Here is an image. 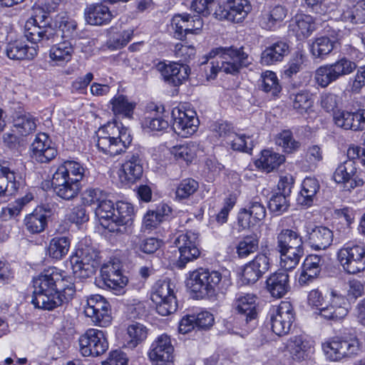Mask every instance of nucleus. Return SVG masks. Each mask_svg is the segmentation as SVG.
Returning <instances> with one entry per match:
<instances>
[{
  "label": "nucleus",
  "instance_id": "1",
  "mask_svg": "<svg viewBox=\"0 0 365 365\" xmlns=\"http://www.w3.org/2000/svg\"><path fill=\"white\" fill-rule=\"evenodd\" d=\"M33 287L31 303L45 310H53L68 303L76 293L74 284L56 267L44 270L34 277Z\"/></svg>",
  "mask_w": 365,
  "mask_h": 365
},
{
  "label": "nucleus",
  "instance_id": "2",
  "mask_svg": "<svg viewBox=\"0 0 365 365\" xmlns=\"http://www.w3.org/2000/svg\"><path fill=\"white\" fill-rule=\"evenodd\" d=\"M36 14L26 22L24 26V36L33 43H40L42 45H49L57 41L59 38V32L62 37L70 38L75 36L77 23L75 20L62 17L59 23V30H56L51 25V19L45 12Z\"/></svg>",
  "mask_w": 365,
  "mask_h": 365
},
{
  "label": "nucleus",
  "instance_id": "3",
  "mask_svg": "<svg viewBox=\"0 0 365 365\" xmlns=\"http://www.w3.org/2000/svg\"><path fill=\"white\" fill-rule=\"evenodd\" d=\"M250 63L248 54L243 48L218 47L212 49L208 55L202 57L201 66L207 80L215 79L218 72L227 74L237 73L242 67Z\"/></svg>",
  "mask_w": 365,
  "mask_h": 365
},
{
  "label": "nucleus",
  "instance_id": "4",
  "mask_svg": "<svg viewBox=\"0 0 365 365\" xmlns=\"http://www.w3.org/2000/svg\"><path fill=\"white\" fill-rule=\"evenodd\" d=\"M228 285L220 272L204 268L192 272L187 280V287L200 298L216 297L224 293Z\"/></svg>",
  "mask_w": 365,
  "mask_h": 365
},
{
  "label": "nucleus",
  "instance_id": "5",
  "mask_svg": "<svg viewBox=\"0 0 365 365\" xmlns=\"http://www.w3.org/2000/svg\"><path fill=\"white\" fill-rule=\"evenodd\" d=\"M96 136L98 149L110 156L124 152L132 141L126 128L111 122L99 128Z\"/></svg>",
  "mask_w": 365,
  "mask_h": 365
},
{
  "label": "nucleus",
  "instance_id": "6",
  "mask_svg": "<svg viewBox=\"0 0 365 365\" xmlns=\"http://www.w3.org/2000/svg\"><path fill=\"white\" fill-rule=\"evenodd\" d=\"M356 68L355 62L344 57L334 63L319 67L315 71L314 78L319 86L326 88L340 78L349 75Z\"/></svg>",
  "mask_w": 365,
  "mask_h": 365
},
{
  "label": "nucleus",
  "instance_id": "7",
  "mask_svg": "<svg viewBox=\"0 0 365 365\" xmlns=\"http://www.w3.org/2000/svg\"><path fill=\"white\" fill-rule=\"evenodd\" d=\"M173 287L169 280H158L152 288L150 299L155 304L157 312L162 316L170 315L178 309Z\"/></svg>",
  "mask_w": 365,
  "mask_h": 365
},
{
  "label": "nucleus",
  "instance_id": "8",
  "mask_svg": "<svg viewBox=\"0 0 365 365\" xmlns=\"http://www.w3.org/2000/svg\"><path fill=\"white\" fill-rule=\"evenodd\" d=\"M322 349L327 360L339 361L346 357L358 354L361 350V344L356 338L349 340L332 338L323 342Z\"/></svg>",
  "mask_w": 365,
  "mask_h": 365
},
{
  "label": "nucleus",
  "instance_id": "9",
  "mask_svg": "<svg viewBox=\"0 0 365 365\" xmlns=\"http://www.w3.org/2000/svg\"><path fill=\"white\" fill-rule=\"evenodd\" d=\"M98 252L91 247L79 249L76 256L71 259L73 273L76 278L86 279L91 277L98 265Z\"/></svg>",
  "mask_w": 365,
  "mask_h": 365
},
{
  "label": "nucleus",
  "instance_id": "10",
  "mask_svg": "<svg viewBox=\"0 0 365 365\" xmlns=\"http://www.w3.org/2000/svg\"><path fill=\"white\" fill-rule=\"evenodd\" d=\"M84 313L97 326L106 327L111 324L110 305L101 295L95 294L88 297Z\"/></svg>",
  "mask_w": 365,
  "mask_h": 365
},
{
  "label": "nucleus",
  "instance_id": "11",
  "mask_svg": "<svg viewBox=\"0 0 365 365\" xmlns=\"http://www.w3.org/2000/svg\"><path fill=\"white\" fill-rule=\"evenodd\" d=\"M337 257L349 274H356L365 269V249L362 246H344L338 252Z\"/></svg>",
  "mask_w": 365,
  "mask_h": 365
},
{
  "label": "nucleus",
  "instance_id": "12",
  "mask_svg": "<svg viewBox=\"0 0 365 365\" xmlns=\"http://www.w3.org/2000/svg\"><path fill=\"white\" fill-rule=\"evenodd\" d=\"M134 207L126 202L120 201L116 204V210L110 222L108 224L102 222V227L110 232L117 234H125L131 232V226L133 222Z\"/></svg>",
  "mask_w": 365,
  "mask_h": 365
},
{
  "label": "nucleus",
  "instance_id": "13",
  "mask_svg": "<svg viewBox=\"0 0 365 365\" xmlns=\"http://www.w3.org/2000/svg\"><path fill=\"white\" fill-rule=\"evenodd\" d=\"M174 243L180 252V257L178 261V267L184 268L187 263L196 259L200 256L197 232L187 231L185 233L180 235L175 240Z\"/></svg>",
  "mask_w": 365,
  "mask_h": 365
},
{
  "label": "nucleus",
  "instance_id": "14",
  "mask_svg": "<svg viewBox=\"0 0 365 365\" xmlns=\"http://www.w3.org/2000/svg\"><path fill=\"white\" fill-rule=\"evenodd\" d=\"M80 351L83 356H98L106 351L108 343L103 331L88 329L79 339Z\"/></svg>",
  "mask_w": 365,
  "mask_h": 365
},
{
  "label": "nucleus",
  "instance_id": "15",
  "mask_svg": "<svg viewBox=\"0 0 365 365\" xmlns=\"http://www.w3.org/2000/svg\"><path fill=\"white\" fill-rule=\"evenodd\" d=\"M294 320L293 307L289 302H281L279 306L270 311L271 328L278 336L288 334Z\"/></svg>",
  "mask_w": 365,
  "mask_h": 365
},
{
  "label": "nucleus",
  "instance_id": "16",
  "mask_svg": "<svg viewBox=\"0 0 365 365\" xmlns=\"http://www.w3.org/2000/svg\"><path fill=\"white\" fill-rule=\"evenodd\" d=\"M346 299L335 290H331L329 297L324 307L319 308L318 314L323 319L339 322L349 313Z\"/></svg>",
  "mask_w": 365,
  "mask_h": 365
},
{
  "label": "nucleus",
  "instance_id": "17",
  "mask_svg": "<svg viewBox=\"0 0 365 365\" xmlns=\"http://www.w3.org/2000/svg\"><path fill=\"white\" fill-rule=\"evenodd\" d=\"M171 114L173 120V128L178 135L187 138L197 131L199 120L195 111L174 108Z\"/></svg>",
  "mask_w": 365,
  "mask_h": 365
},
{
  "label": "nucleus",
  "instance_id": "18",
  "mask_svg": "<svg viewBox=\"0 0 365 365\" xmlns=\"http://www.w3.org/2000/svg\"><path fill=\"white\" fill-rule=\"evenodd\" d=\"M251 11L247 0H228L224 5H219L215 11V17L220 20L239 23L242 21Z\"/></svg>",
  "mask_w": 365,
  "mask_h": 365
},
{
  "label": "nucleus",
  "instance_id": "19",
  "mask_svg": "<svg viewBox=\"0 0 365 365\" xmlns=\"http://www.w3.org/2000/svg\"><path fill=\"white\" fill-rule=\"evenodd\" d=\"M173 351L170 337L162 334L152 343L148 356L154 365H168L173 361Z\"/></svg>",
  "mask_w": 365,
  "mask_h": 365
},
{
  "label": "nucleus",
  "instance_id": "20",
  "mask_svg": "<svg viewBox=\"0 0 365 365\" xmlns=\"http://www.w3.org/2000/svg\"><path fill=\"white\" fill-rule=\"evenodd\" d=\"M333 178L336 183L343 184L348 190L364 185V180L357 174L356 163L352 160H346L339 164Z\"/></svg>",
  "mask_w": 365,
  "mask_h": 365
},
{
  "label": "nucleus",
  "instance_id": "21",
  "mask_svg": "<svg viewBox=\"0 0 365 365\" xmlns=\"http://www.w3.org/2000/svg\"><path fill=\"white\" fill-rule=\"evenodd\" d=\"M101 281L103 285L115 292L123 293V288L128 284V277L123 275L119 263L109 262L104 264L101 269Z\"/></svg>",
  "mask_w": 365,
  "mask_h": 365
},
{
  "label": "nucleus",
  "instance_id": "22",
  "mask_svg": "<svg viewBox=\"0 0 365 365\" xmlns=\"http://www.w3.org/2000/svg\"><path fill=\"white\" fill-rule=\"evenodd\" d=\"M51 186L55 194L65 200L76 197L80 192V182L55 171L51 180Z\"/></svg>",
  "mask_w": 365,
  "mask_h": 365
},
{
  "label": "nucleus",
  "instance_id": "23",
  "mask_svg": "<svg viewBox=\"0 0 365 365\" xmlns=\"http://www.w3.org/2000/svg\"><path fill=\"white\" fill-rule=\"evenodd\" d=\"M143 172L142 154L140 150H135L125 156L120 179L125 184L133 183L141 178Z\"/></svg>",
  "mask_w": 365,
  "mask_h": 365
},
{
  "label": "nucleus",
  "instance_id": "24",
  "mask_svg": "<svg viewBox=\"0 0 365 365\" xmlns=\"http://www.w3.org/2000/svg\"><path fill=\"white\" fill-rule=\"evenodd\" d=\"M287 349L292 359L298 362L308 359L314 353V341L304 335L290 337L287 343Z\"/></svg>",
  "mask_w": 365,
  "mask_h": 365
},
{
  "label": "nucleus",
  "instance_id": "25",
  "mask_svg": "<svg viewBox=\"0 0 365 365\" xmlns=\"http://www.w3.org/2000/svg\"><path fill=\"white\" fill-rule=\"evenodd\" d=\"M31 157L41 163H46L57 155V150L51 145L48 136L46 133H38L31 144Z\"/></svg>",
  "mask_w": 365,
  "mask_h": 365
},
{
  "label": "nucleus",
  "instance_id": "26",
  "mask_svg": "<svg viewBox=\"0 0 365 365\" xmlns=\"http://www.w3.org/2000/svg\"><path fill=\"white\" fill-rule=\"evenodd\" d=\"M234 307L246 324L256 321L257 317L256 295L250 293L237 294Z\"/></svg>",
  "mask_w": 365,
  "mask_h": 365
},
{
  "label": "nucleus",
  "instance_id": "27",
  "mask_svg": "<svg viewBox=\"0 0 365 365\" xmlns=\"http://www.w3.org/2000/svg\"><path fill=\"white\" fill-rule=\"evenodd\" d=\"M158 69L160 71L164 81L173 86H179L189 76L187 66L176 63H160Z\"/></svg>",
  "mask_w": 365,
  "mask_h": 365
},
{
  "label": "nucleus",
  "instance_id": "28",
  "mask_svg": "<svg viewBox=\"0 0 365 365\" xmlns=\"http://www.w3.org/2000/svg\"><path fill=\"white\" fill-rule=\"evenodd\" d=\"M290 52L289 45L284 41H277L271 43L262 51L260 63L263 66H272L282 62Z\"/></svg>",
  "mask_w": 365,
  "mask_h": 365
},
{
  "label": "nucleus",
  "instance_id": "29",
  "mask_svg": "<svg viewBox=\"0 0 365 365\" xmlns=\"http://www.w3.org/2000/svg\"><path fill=\"white\" fill-rule=\"evenodd\" d=\"M324 260L322 256L310 255L306 257L302 266V272L299 278V283L302 286L312 282L319 275Z\"/></svg>",
  "mask_w": 365,
  "mask_h": 365
},
{
  "label": "nucleus",
  "instance_id": "30",
  "mask_svg": "<svg viewBox=\"0 0 365 365\" xmlns=\"http://www.w3.org/2000/svg\"><path fill=\"white\" fill-rule=\"evenodd\" d=\"M266 289L272 297H283L289 290V277L284 271L271 274L266 280Z\"/></svg>",
  "mask_w": 365,
  "mask_h": 365
},
{
  "label": "nucleus",
  "instance_id": "31",
  "mask_svg": "<svg viewBox=\"0 0 365 365\" xmlns=\"http://www.w3.org/2000/svg\"><path fill=\"white\" fill-rule=\"evenodd\" d=\"M334 238L333 232L325 226H315L307 230V241L314 250H324L329 247Z\"/></svg>",
  "mask_w": 365,
  "mask_h": 365
},
{
  "label": "nucleus",
  "instance_id": "32",
  "mask_svg": "<svg viewBox=\"0 0 365 365\" xmlns=\"http://www.w3.org/2000/svg\"><path fill=\"white\" fill-rule=\"evenodd\" d=\"M314 30L315 24L313 18L306 14L296 15L289 25V32L299 41L308 38Z\"/></svg>",
  "mask_w": 365,
  "mask_h": 365
},
{
  "label": "nucleus",
  "instance_id": "33",
  "mask_svg": "<svg viewBox=\"0 0 365 365\" xmlns=\"http://www.w3.org/2000/svg\"><path fill=\"white\" fill-rule=\"evenodd\" d=\"M85 17L88 24L93 26H103L108 24L113 15L109 8L103 4H91L85 10Z\"/></svg>",
  "mask_w": 365,
  "mask_h": 365
},
{
  "label": "nucleus",
  "instance_id": "34",
  "mask_svg": "<svg viewBox=\"0 0 365 365\" xmlns=\"http://www.w3.org/2000/svg\"><path fill=\"white\" fill-rule=\"evenodd\" d=\"M287 15V9L282 5H276L267 11L262 12L259 19V26L265 30L275 29L277 25L284 21Z\"/></svg>",
  "mask_w": 365,
  "mask_h": 365
},
{
  "label": "nucleus",
  "instance_id": "35",
  "mask_svg": "<svg viewBox=\"0 0 365 365\" xmlns=\"http://www.w3.org/2000/svg\"><path fill=\"white\" fill-rule=\"evenodd\" d=\"M20 183L16 173L7 167L0 165V197L12 196L16 193Z\"/></svg>",
  "mask_w": 365,
  "mask_h": 365
},
{
  "label": "nucleus",
  "instance_id": "36",
  "mask_svg": "<svg viewBox=\"0 0 365 365\" xmlns=\"http://www.w3.org/2000/svg\"><path fill=\"white\" fill-rule=\"evenodd\" d=\"M303 244V237L297 228L282 229L277 235V250L299 247Z\"/></svg>",
  "mask_w": 365,
  "mask_h": 365
},
{
  "label": "nucleus",
  "instance_id": "37",
  "mask_svg": "<svg viewBox=\"0 0 365 365\" xmlns=\"http://www.w3.org/2000/svg\"><path fill=\"white\" fill-rule=\"evenodd\" d=\"M26 230L32 233L37 234L43 232L47 225L46 212L42 207L36 208L24 219Z\"/></svg>",
  "mask_w": 365,
  "mask_h": 365
},
{
  "label": "nucleus",
  "instance_id": "38",
  "mask_svg": "<svg viewBox=\"0 0 365 365\" xmlns=\"http://www.w3.org/2000/svg\"><path fill=\"white\" fill-rule=\"evenodd\" d=\"M319 190V184L314 178H306L302 185V190L297 197L298 204L310 207L312 205L314 199Z\"/></svg>",
  "mask_w": 365,
  "mask_h": 365
},
{
  "label": "nucleus",
  "instance_id": "39",
  "mask_svg": "<svg viewBox=\"0 0 365 365\" xmlns=\"http://www.w3.org/2000/svg\"><path fill=\"white\" fill-rule=\"evenodd\" d=\"M280 253V266L285 270H292L299 264L304 255V247H294L277 250Z\"/></svg>",
  "mask_w": 365,
  "mask_h": 365
},
{
  "label": "nucleus",
  "instance_id": "40",
  "mask_svg": "<svg viewBox=\"0 0 365 365\" xmlns=\"http://www.w3.org/2000/svg\"><path fill=\"white\" fill-rule=\"evenodd\" d=\"M146 327L140 324L135 323L129 325L124 337V346L130 349L135 348L147 338Z\"/></svg>",
  "mask_w": 365,
  "mask_h": 365
},
{
  "label": "nucleus",
  "instance_id": "41",
  "mask_svg": "<svg viewBox=\"0 0 365 365\" xmlns=\"http://www.w3.org/2000/svg\"><path fill=\"white\" fill-rule=\"evenodd\" d=\"M285 161V157L283 155L277 153L272 150H264L262 151L260 158L256 161V165L269 173L277 168Z\"/></svg>",
  "mask_w": 365,
  "mask_h": 365
},
{
  "label": "nucleus",
  "instance_id": "42",
  "mask_svg": "<svg viewBox=\"0 0 365 365\" xmlns=\"http://www.w3.org/2000/svg\"><path fill=\"white\" fill-rule=\"evenodd\" d=\"M6 53L10 59L23 60L33 58L36 54V49L29 48L24 42L21 41H15L7 44L6 48Z\"/></svg>",
  "mask_w": 365,
  "mask_h": 365
},
{
  "label": "nucleus",
  "instance_id": "43",
  "mask_svg": "<svg viewBox=\"0 0 365 365\" xmlns=\"http://www.w3.org/2000/svg\"><path fill=\"white\" fill-rule=\"evenodd\" d=\"M110 103L111 110L115 115H120L128 118L132 117L135 103L130 101L127 96L116 95L110 100Z\"/></svg>",
  "mask_w": 365,
  "mask_h": 365
},
{
  "label": "nucleus",
  "instance_id": "44",
  "mask_svg": "<svg viewBox=\"0 0 365 365\" xmlns=\"http://www.w3.org/2000/svg\"><path fill=\"white\" fill-rule=\"evenodd\" d=\"M70 245L69 237L66 236L55 237L50 241L48 254L53 259H61L68 254Z\"/></svg>",
  "mask_w": 365,
  "mask_h": 365
},
{
  "label": "nucleus",
  "instance_id": "45",
  "mask_svg": "<svg viewBox=\"0 0 365 365\" xmlns=\"http://www.w3.org/2000/svg\"><path fill=\"white\" fill-rule=\"evenodd\" d=\"M73 48L70 42L64 41L53 45L50 49V58L57 65L68 62L71 59Z\"/></svg>",
  "mask_w": 365,
  "mask_h": 365
},
{
  "label": "nucleus",
  "instance_id": "46",
  "mask_svg": "<svg viewBox=\"0 0 365 365\" xmlns=\"http://www.w3.org/2000/svg\"><path fill=\"white\" fill-rule=\"evenodd\" d=\"M259 87L264 92L272 96H278L282 91V86L276 73L271 71H267L261 74Z\"/></svg>",
  "mask_w": 365,
  "mask_h": 365
},
{
  "label": "nucleus",
  "instance_id": "47",
  "mask_svg": "<svg viewBox=\"0 0 365 365\" xmlns=\"http://www.w3.org/2000/svg\"><path fill=\"white\" fill-rule=\"evenodd\" d=\"M197 145L193 142L173 146L170 149L171 154L175 158L186 163H190L196 156Z\"/></svg>",
  "mask_w": 365,
  "mask_h": 365
},
{
  "label": "nucleus",
  "instance_id": "48",
  "mask_svg": "<svg viewBox=\"0 0 365 365\" xmlns=\"http://www.w3.org/2000/svg\"><path fill=\"white\" fill-rule=\"evenodd\" d=\"M289 98L293 108L299 113H307L313 106L312 96L308 91H300L296 93H292Z\"/></svg>",
  "mask_w": 365,
  "mask_h": 365
},
{
  "label": "nucleus",
  "instance_id": "49",
  "mask_svg": "<svg viewBox=\"0 0 365 365\" xmlns=\"http://www.w3.org/2000/svg\"><path fill=\"white\" fill-rule=\"evenodd\" d=\"M14 127L22 136H26L36 130L35 118L30 114L17 115L14 118Z\"/></svg>",
  "mask_w": 365,
  "mask_h": 365
},
{
  "label": "nucleus",
  "instance_id": "50",
  "mask_svg": "<svg viewBox=\"0 0 365 365\" xmlns=\"http://www.w3.org/2000/svg\"><path fill=\"white\" fill-rule=\"evenodd\" d=\"M275 143L287 153L297 151L301 145V143L294 138L292 133L289 130H284L278 133L275 137Z\"/></svg>",
  "mask_w": 365,
  "mask_h": 365
},
{
  "label": "nucleus",
  "instance_id": "51",
  "mask_svg": "<svg viewBox=\"0 0 365 365\" xmlns=\"http://www.w3.org/2000/svg\"><path fill=\"white\" fill-rule=\"evenodd\" d=\"M335 41L327 36L316 38L311 44V53L315 58H324L334 49Z\"/></svg>",
  "mask_w": 365,
  "mask_h": 365
},
{
  "label": "nucleus",
  "instance_id": "52",
  "mask_svg": "<svg viewBox=\"0 0 365 365\" xmlns=\"http://www.w3.org/2000/svg\"><path fill=\"white\" fill-rule=\"evenodd\" d=\"M341 19L344 21H349L352 24H363L365 22V0L357 2L351 8L344 11L341 14Z\"/></svg>",
  "mask_w": 365,
  "mask_h": 365
},
{
  "label": "nucleus",
  "instance_id": "53",
  "mask_svg": "<svg viewBox=\"0 0 365 365\" xmlns=\"http://www.w3.org/2000/svg\"><path fill=\"white\" fill-rule=\"evenodd\" d=\"M56 171L65 176L71 177L73 180H78V182H80L84 175L85 169L78 162L67 160L60 165Z\"/></svg>",
  "mask_w": 365,
  "mask_h": 365
},
{
  "label": "nucleus",
  "instance_id": "54",
  "mask_svg": "<svg viewBox=\"0 0 365 365\" xmlns=\"http://www.w3.org/2000/svg\"><path fill=\"white\" fill-rule=\"evenodd\" d=\"M259 239L257 235L252 234L244 237L237 246V253L239 257H246L256 252L258 249Z\"/></svg>",
  "mask_w": 365,
  "mask_h": 365
},
{
  "label": "nucleus",
  "instance_id": "55",
  "mask_svg": "<svg viewBox=\"0 0 365 365\" xmlns=\"http://www.w3.org/2000/svg\"><path fill=\"white\" fill-rule=\"evenodd\" d=\"M305 61L306 56L304 53L301 51H296L288 62L284 71V76L287 78H290L294 75H296L302 70Z\"/></svg>",
  "mask_w": 365,
  "mask_h": 365
},
{
  "label": "nucleus",
  "instance_id": "56",
  "mask_svg": "<svg viewBox=\"0 0 365 365\" xmlns=\"http://www.w3.org/2000/svg\"><path fill=\"white\" fill-rule=\"evenodd\" d=\"M230 138L227 143L230 144L233 150L247 153L252 150L253 140L251 137L244 134L239 135L234 132Z\"/></svg>",
  "mask_w": 365,
  "mask_h": 365
},
{
  "label": "nucleus",
  "instance_id": "57",
  "mask_svg": "<svg viewBox=\"0 0 365 365\" xmlns=\"http://www.w3.org/2000/svg\"><path fill=\"white\" fill-rule=\"evenodd\" d=\"M96 214L100 219L101 225L102 222L108 224L114 219L115 210L114 205L111 200L104 198L97 206Z\"/></svg>",
  "mask_w": 365,
  "mask_h": 365
},
{
  "label": "nucleus",
  "instance_id": "58",
  "mask_svg": "<svg viewBox=\"0 0 365 365\" xmlns=\"http://www.w3.org/2000/svg\"><path fill=\"white\" fill-rule=\"evenodd\" d=\"M198 189V182L192 178L182 180L176 189V197L182 200L189 197Z\"/></svg>",
  "mask_w": 365,
  "mask_h": 365
},
{
  "label": "nucleus",
  "instance_id": "59",
  "mask_svg": "<svg viewBox=\"0 0 365 365\" xmlns=\"http://www.w3.org/2000/svg\"><path fill=\"white\" fill-rule=\"evenodd\" d=\"M289 206L288 195L276 193L274 194L268 204L269 209L276 215H281L287 210Z\"/></svg>",
  "mask_w": 365,
  "mask_h": 365
},
{
  "label": "nucleus",
  "instance_id": "60",
  "mask_svg": "<svg viewBox=\"0 0 365 365\" xmlns=\"http://www.w3.org/2000/svg\"><path fill=\"white\" fill-rule=\"evenodd\" d=\"M188 16L189 15L178 14L172 19L171 26L177 38L182 40L187 34H190V29L187 28Z\"/></svg>",
  "mask_w": 365,
  "mask_h": 365
},
{
  "label": "nucleus",
  "instance_id": "61",
  "mask_svg": "<svg viewBox=\"0 0 365 365\" xmlns=\"http://www.w3.org/2000/svg\"><path fill=\"white\" fill-rule=\"evenodd\" d=\"M133 36V30L123 31L119 34H113L109 40L110 47L113 49H119L126 46Z\"/></svg>",
  "mask_w": 365,
  "mask_h": 365
},
{
  "label": "nucleus",
  "instance_id": "62",
  "mask_svg": "<svg viewBox=\"0 0 365 365\" xmlns=\"http://www.w3.org/2000/svg\"><path fill=\"white\" fill-rule=\"evenodd\" d=\"M33 199V194L28 192L24 197L16 199L13 203L10 204L6 210L11 217H16Z\"/></svg>",
  "mask_w": 365,
  "mask_h": 365
},
{
  "label": "nucleus",
  "instance_id": "63",
  "mask_svg": "<svg viewBox=\"0 0 365 365\" xmlns=\"http://www.w3.org/2000/svg\"><path fill=\"white\" fill-rule=\"evenodd\" d=\"M143 125L144 128H147L152 131H161L167 129L169 126V123L159 115H149L145 118Z\"/></svg>",
  "mask_w": 365,
  "mask_h": 365
},
{
  "label": "nucleus",
  "instance_id": "64",
  "mask_svg": "<svg viewBox=\"0 0 365 365\" xmlns=\"http://www.w3.org/2000/svg\"><path fill=\"white\" fill-rule=\"evenodd\" d=\"M353 113L339 110L334 113V120L335 124L344 130H351L354 120Z\"/></svg>",
  "mask_w": 365,
  "mask_h": 365
}]
</instances>
